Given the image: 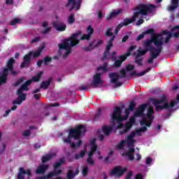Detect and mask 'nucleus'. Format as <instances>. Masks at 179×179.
I'll use <instances>...</instances> for the list:
<instances>
[{"label":"nucleus","instance_id":"obj_1","mask_svg":"<svg viewBox=\"0 0 179 179\" xmlns=\"http://www.w3.org/2000/svg\"><path fill=\"white\" fill-rule=\"evenodd\" d=\"M145 47L144 50H138L136 58H141L142 55H145L146 52L150 51V58L147 60L148 64H153V61L156 59L163 51V45H164V38L162 37V34H156L155 36L151 35L150 39H146L143 44Z\"/></svg>","mask_w":179,"mask_h":179},{"label":"nucleus","instance_id":"obj_2","mask_svg":"<svg viewBox=\"0 0 179 179\" xmlns=\"http://www.w3.org/2000/svg\"><path fill=\"white\" fill-rule=\"evenodd\" d=\"M155 8H156V6L153 4H141L139 6L134 8V10L137 11L134 13L131 18H126L124 19V22H122L121 23L123 24V26H128V24L134 23V22H135L141 15L145 16L148 13H152Z\"/></svg>","mask_w":179,"mask_h":179},{"label":"nucleus","instance_id":"obj_3","mask_svg":"<svg viewBox=\"0 0 179 179\" xmlns=\"http://www.w3.org/2000/svg\"><path fill=\"white\" fill-rule=\"evenodd\" d=\"M79 36H82V31H78L71 35V37L64 39L62 43H59L58 47L59 50H66V52L63 55V58H66L71 54L72 49L71 47H75L79 44Z\"/></svg>","mask_w":179,"mask_h":179},{"label":"nucleus","instance_id":"obj_4","mask_svg":"<svg viewBox=\"0 0 179 179\" xmlns=\"http://www.w3.org/2000/svg\"><path fill=\"white\" fill-rule=\"evenodd\" d=\"M84 132H86V127L83 125H78L72 128L69 130L68 138H64V142L65 143H69L72 149H76V144L72 142L71 139L73 138L75 141L80 139V136H82V134H84Z\"/></svg>","mask_w":179,"mask_h":179},{"label":"nucleus","instance_id":"obj_5","mask_svg":"<svg viewBox=\"0 0 179 179\" xmlns=\"http://www.w3.org/2000/svg\"><path fill=\"white\" fill-rule=\"evenodd\" d=\"M130 111L131 109L126 108L124 110L125 116H122L121 115V114H122V109H121L120 106H115L113 108V111L112 114L110 115V116L113 122H117L118 124L117 128H122V122L128 120Z\"/></svg>","mask_w":179,"mask_h":179},{"label":"nucleus","instance_id":"obj_6","mask_svg":"<svg viewBox=\"0 0 179 179\" xmlns=\"http://www.w3.org/2000/svg\"><path fill=\"white\" fill-rule=\"evenodd\" d=\"M146 131H148V128L145 127H142L138 129H136L135 131H131L130 134L127 136V146L129 147V151H127V153H131L133 155L135 153V148H134L135 140L134 138H135L136 135L142 136V134H141V132H146Z\"/></svg>","mask_w":179,"mask_h":179},{"label":"nucleus","instance_id":"obj_7","mask_svg":"<svg viewBox=\"0 0 179 179\" xmlns=\"http://www.w3.org/2000/svg\"><path fill=\"white\" fill-rule=\"evenodd\" d=\"M44 46H41L38 50L34 52H29L28 54L25 55L23 57V61L20 64V68H29L31 64V56L34 55V58L38 57L41 55V52L43 50Z\"/></svg>","mask_w":179,"mask_h":179},{"label":"nucleus","instance_id":"obj_8","mask_svg":"<svg viewBox=\"0 0 179 179\" xmlns=\"http://www.w3.org/2000/svg\"><path fill=\"white\" fill-rule=\"evenodd\" d=\"M150 101H152L153 106H155L156 111H160L161 110H164V108H170L166 94H163L159 99L153 97L150 98Z\"/></svg>","mask_w":179,"mask_h":179},{"label":"nucleus","instance_id":"obj_9","mask_svg":"<svg viewBox=\"0 0 179 179\" xmlns=\"http://www.w3.org/2000/svg\"><path fill=\"white\" fill-rule=\"evenodd\" d=\"M113 31V28H108L106 32L105 36L106 37H111L107 42L106 50L103 52V58L104 59H108V55H110V50H111V47H113V43L114 40H115V35H114Z\"/></svg>","mask_w":179,"mask_h":179},{"label":"nucleus","instance_id":"obj_10","mask_svg":"<svg viewBox=\"0 0 179 179\" xmlns=\"http://www.w3.org/2000/svg\"><path fill=\"white\" fill-rule=\"evenodd\" d=\"M127 167L122 168L121 166H115L114 169L109 172L110 176H115V177H121L124 176V173L127 171Z\"/></svg>","mask_w":179,"mask_h":179},{"label":"nucleus","instance_id":"obj_11","mask_svg":"<svg viewBox=\"0 0 179 179\" xmlns=\"http://www.w3.org/2000/svg\"><path fill=\"white\" fill-rule=\"evenodd\" d=\"M82 3V0H78L76 1V0H68L67 3L66 4V8H69V6L71 7L70 8L69 10L70 12H72L73 9L76 8V10H79L80 9V5Z\"/></svg>","mask_w":179,"mask_h":179},{"label":"nucleus","instance_id":"obj_12","mask_svg":"<svg viewBox=\"0 0 179 179\" xmlns=\"http://www.w3.org/2000/svg\"><path fill=\"white\" fill-rule=\"evenodd\" d=\"M28 176V179H30V177H31L33 176V174H31V170L30 169H24V168L23 167H20L19 168V171L17 175V179H24L25 177L24 176Z\"/></svg>","mask_w":179,"mask_h":179},{"label":"nucleus","instance_id":"obj_13","mask_svg":"<svg viewBox=\"0 0 179 179\" xmlns=\"http://www.w3.org/2000/svg\"><path fill=\"white\" fill-rule=\"evenodd\" d=\"M103 83V81L101 80V74L100 73H96L94 76V80H92V83L90 84V86L92 87L96 88L97 87L98 85H100Z\"/></svg>","mask_w":179,"mask_h":179},{"label":"nucleus","instance_id":"obj_14","mask_svg":"<svg viewBox=\"0 0 179 179\" xmlns=\"http://www.w3.org/2000/svg\"><path fill=\"white\" fill-rule=\"evenodd\" d=\"M87 32L88 34H83L82 35L81 38L80 39H78V41H83V40H87V41H89V40H90L91 37H92V34H93L94 33V29H93V27H92V26H89L87 28Z\"/></svg>","mask_w":179,"mask_h":179},{"label":"nucleus","instance_id":"obj_15","mask_svg":"<svg viewBox=\"0 0 179 179\" xmlns=\"http://www.w3.org/2000/svg\"><path fill=\"white\" fill-rule=\"evenodd\" d=\"M52 26L57 31H65L66 30V25L62 22L55 21L52 22Z\"/></svg>","mask_w":179,"mask_h":179},{"label":"nucleus","instance_id":"obj_16","mask_svg":"<svg viewBox=\"0 0 179 179\" xmlns=\"http://www.w3.org/2000/svg\"><path fill=\"white\" fill-rule=\"evenodd\" d=\"M95 41H92L90 43L88 46H84L83 50L84 51H92L94 48H97L99 45H101L103 44V41L102 40H99L96 44H94Z\"/></svg>","mask_w":179,"mask_h":179},{"label":"nucleus","instance_id":"obj_17","mask_svg":"<svg viewBox=\"0 0 179 179\" xmlns=\"http://www.w3.org/2000/svg\"><path fill=\"white\" fill-rule=\"evenodd\" d=\"M156 31L155 29H148L145 31L143 32L142 34H139L136 38V41H139L140 40H142V38H145V36L146 34H152V36H156Z\"/></svg>","mask_w":179,"mask_h":179},{"label":"nucleus","instance_id":"obj_18","mask_svg":"<svg viewBox=\"0 0 179 179\" xmlns=\"http://www.w3.org/2000/svg\"><path fill=\"white\" fill-rule=\"evenodd\" d=\"M146 107H148L146 103L140 105L136 112H134V117H142L145 110H146Z\"/></svg>","mask_w":179,"mask_h":179},{"label":"nucleus","instance_id":"obj_19","mask_svg":"<svg viewBox=\"0 0 179 179\" xmlns=\"http://www.w3.org/2000/svg\"><path fill=\"white\" fill-rule=\"evenodd\" d=\"M50 165L48 164H40L36 170V174H44L46 170H48Z\"/></svg>","mask_w":179,"mask_h":179},{"label":"nucleus","instance_id":"obj_20","mask_svg":"<svg viewBox=\"0 0 179 179\" xmlns=\"http://www.w3.org/2000/svg\"><path fill=\"white\" fill-rule=\"evenodd\" d=\"M121 12H122V8L117 10H113L110 14H108L106 16L107 20H111V19L116 17V16H118V15H120V13H121Z\"/></svg>","mask_w":179,"mask_h":179},{"label":"nucleus","instance_id":"obj_21","mask_svg":"<svg viewBox=\"0 0 179 179\" xmlns=\"http://www.w3.org/2000/svg\"><path fill=\"white\" fill-rule=\"evenodd\" d=\"M57 154L55 152L46 154L45 156H43L41 158L42 163H47V162H50L52 159V157H55Z\"/></svg>","mask_w":179,"mask_h":179},{"label":"nucleus","instance_id":"obj_22","mask_svg":"<svg viewBox=\"0 0 179 179\" xmlns=\"http://www.w3.org/2000/svg\"><path fill=\"white\" fill-rule=\"evenodd\" d=\"M113 129H114V127L111 125H103L102 127V132L106 135V136H108L113 131Z\"/></svg>","mask_w":179,"mask_h":179},{"label":"nucleus","instance_id":"obj_23","mask_svg":"<svg viewBox=\"0 0 179 179\" xmlns=\"http://www.w3.org/2000/svg\"><path fill=\"white\" fill-rule=\"evenodd\" d=\"M51 82H52V78H50L48 80L42 81L40 85V89H44L45 90H47V89L50 87Z\"/></svg>","mask_w":179,"mask_h":179},{"label":"nucleus","instance_id":"obj_24","mask_svg":"<svg viewBox=\"0 0 179 179\" xmlns=\"http://www.w3.org/2000/svg\"><path fill=\"white\" fill-rule=\"evenodd\" d=\"M19 96L13 101V104L20 105L26 100V94H20Z\"/></svg>","mask_w":179,"mask_h":179},{"label":"nucleus","instance_id":"obj_25","mask_svg":"<svg viewBox=\"0 0 179 179\" xmlns=\"http://www.w3.org/2000/svg\"><path fill=\"white\" fill-rule=\"evenodd\" d=\"M126 59H127V56H125V55H120L119 57V59L114 60V62H114V65H115V68H120V66H121V65H122V63Z\"/></svg>","mask_w":179,"mask_h":179},{"label":"nucleus","instance_id":"obj_26","mask_svg":"<svg viewBox=\"0 0 179 179\" xmlns=\"http://www.w3.org/2000/svg\"><path fill=\"white\" fill-rule=\"evenodd\" d=\"M109 78L111 83H117V82H118V79H120V73L117 72L110 73Z\"/></svg>","mask_w":179,"mask_h":179},{"label":"nucleus","instance_id":"obj_27","mask_svg":"<svg viewBox=\"0 0 179 179\" xmlns=\"http://www.w3.org/2000/svg\"><path fill=\"white\" fill-rule=\"evenodd\" d=\"M59 174H62V170L54 168V170L49 172L48 173V179L52 178V177H55L57 176H59Z\"/></svg>","mask_w":179,"mask_h":179},{"label":"nucleus","instance_id":"obj_28","mask_svg":"<svg viewBox=\"0 0 179 179\" xmlns=\"http://www.w3.org/2000/svg\"><path fill=\"white\" fill-rule=\"evenodd\" d=\"M178 0H171V3L172 6H169L167 9L169 12H173V10H176L178 8Z\"/></svg>","mask_w":179,"mask_h":179},{"label":"nucleus","instance_id":"obj_29","mask_svg":"<svg viewBox=\"0 0 179 179\" xmlns=\"http://www.w3.org/2000/svg\"><path fill=\"white\" fill-rule=\"evenodd\" d=\"M152 68L148 67L147 69L144 70L143 71H141V73H138L136 71H132L130 73L131 76H138V78H140V76H143L144 75H146L149 71H151Z\"/></svg>","mask_w":179,"mask_h":179},{"label":"nucleus","instance_id":"obj_30","mask_svg":"<svg viewBox=\"0 0 179 179\" xmlns=\"http://www.w3.org/2000/svg\"><path fill=\"white\" fill-rule=\"evenodd\" d=\"M42 27H45L46 29H42L41 34L45 36V34H48L50 31H51V27H48V22H43L42 24Z\"/></svg>","mask_w":179,"mask_h":179},{"label":"nucleus","instance_id":"obj_31","mask_svg":"<svg viewBox=\"0 0 179 179\" xmlns=\"http://www.w3.org/2000/svg\"><path fill=\"white\" fill-rule=\"evenodd\" d=\"M65 162H66L65 157H63L59 159V162H56L53 164V167L54 169H59V167H61L62 164H65Z\"/></svg>","mask_w":179,"mask_h":179},{"label":"nucleus","instance_id":"obj_32","mask_svg":"<svg viewBox=\"0 0 179 179\" xmlns=\"http://www.w3.org/2000/svg\"><path fill=\"white\" fill-rule=\"evenodd\" d=\"M41 76H43V71H38L35 76L31 78L32 82H40Z\"/></svg>","mask_w":179,"mask_h":179},{"label":"nucleus","instance_id":"obj_33","mask_svg":"<svg viewBox=\"0 0 179 179\" xmlns=\"http://www.w3.org/2000/svg\"><path fill=\"white\" fill-rule=\"evenodd\" d=\"M85 156H86V152L83 150H82L80 153H76L74 155V159L76 160H79V159H83V157H84Z\"/></svg>","mask_w":179,"mask_h":179},{"label":"nucleus","instance_id":"obj_34","mask_svg":"<svg viewBox=\"0 0 179 179\" xmlns=\"http://www.w3.org/2000/svg\"><path fill=\"white\" fill-rule=\"evenodd\" d=\"M23 90H29V87L24 83L21 85V87L17 90V94H23Z\"/></svg>","mask_w":179,"mask_h":179},{"label":"nucleus","instance_id":"obj_35","mask_svg":"<svg viewBox=\"0 0 179 179\" xmlns=\"http://www.w3.org/2000/svg\"><path fill=\"white\" fill-rule=\"evenodd\" d=\"M122 155L128 157L130 162H133V160L135 159V156H134V154H131L130 152H123Z\"/></svg>","mask_w":179,"mask_h":179},{"label":"nucleus","instance_id":"obj_36","mask_svg":"<svg viewBox=\"0 0 179 179\" xmlns=\"http://www.w3.org/2000/svg\"><path fill=\"white\" fill-rule=\"evenodd\" d=\"M127 143V138L125 140H122L120 143H119L117 145V149H120V150H122L124 148H125V144Z\"/></svg>","mask_w":179,"mask_h":179},{"label":"nucleus","instance_id":"obj_37","mask_svg":"<svg viewBox=\"0 0 179 179\" xmlns=\"http://www.w3.org/2000/svg\"><path fill=\"white\" fill-rule=\"evenodd\" d=\"M98 148V145H91L90 150L88 152V155H90V156H93V155H94V153L97 150Z\"/></svg>","mask_w":179,"mask_h":179},{"label":"nucleus","instance_id":"obj_38","mask_svg":"<svg viewBox=\"0 0 179 179\" xmlns=\"http://www.w3.org/2000/svg\"><path fill=\"white\" fill-rule=\"evenodd\" d=\"M101 115V108L97 110L95 116L93 117L92 121H99L100 116Z\"/></svg>","mask_w":179,"mask_h":179},{"label":"nucleus","instance_id":"obj_39","mask_svg":"<svg viewBox=\"0 0 179 179\" xmlns=\"http://www.w3.org/2000/svg\"><path fill=\"white\" fill-rule=\"evenodd\" d=\"M43 65L47 66V65H48V64H50V62L52 61V58L50 56H45L43 58Z\"/></svg>","mask_w":179,"mask_h":179},{"label":"nucleus","instance_id":"obj_40","mask_svg":"<svg viewBox=\"0 0 179 179\" xmlns=\"http://www.w3.org/2000/svg\"><path fill=\"white\" fill-rule=\"evenodd\" d=\"M69 24H73L75 23V13H71L68 18Z\"/></svg>","mask_w":179,"mask_h":179},{"label":"nucleus","instance_id":"obj_41","mask_svg":"<svg viewBox=\"0 0 179 179\" xmlns=\"http://www.w3.org/2000/svg\"><path fill=\"white\" fill-rule=\"evenodd\" d=\"M136 49V45L130 46L128 49V52H127V55H125V57H127V58L128 57H129V55H131V52H132V51H134Z\"/></svg>","mask_w":179,"mask_h":179},{"label":"nucleus","instance_id":"obj_42","mask_svg":"<svg viewBox=\"0 0 179 179\" xmlns=\"http://www.w3.org/2000/svg\"><path fill=\"white\" fill-rule=\"evenodd\" d=\"M135 107H136V103H135V101H131L129 106L130 111H134V110H135Z\"/></svg>","mask_w":179,"mask_h":179},{"label":"nucleus","instance_id":"obj_43","mask_svg":"<svg viewBox=\"0 0 179 179\" xmlns=\"http://www.w3.org/2000/svg\"><path fill=\"white\" fill-rule=\"evenodd\" d=\"M120 78H127V69H120Z\"/></svg>","mask_w":179,"mask_h":179},{"label":"nucleus","instance_id":"obj_44","mask_svg":"<svg viewBox=\"0 0 179 179\" xmlns=\"http://www.w3.org/2000/svg\"><path fill=\"white\" fill-rule=\"evenodd\" d=\"M135 64H137L138 66H142L143 65V58H136L135 59Z\"/></svg>","mask_w":179,"mask_h":179},{"label":"nucleus","instance_id":"obj_45","mask_svg":"<svg viewBox=\"0 0 179 179\" xmlns=\"http://www.w3.org/2000/svg\"><path fill=\"white\" fill-rule=\"evenodd\" d=\"M22 22V20H20V18H14L13 21H11L10 22V24L11 26H15V24H17L19 23H20Z\"/></svg>","mask_w":179,"mask_h":179},{"label":"nucleus","instance_id":"obj_46","mask_svg":"<svg viewBox=\"0 0 179 179\" xmlns=\"http://www.w3.org/2000/svg\"><path fill=\"white\" fill-rule=\"evenodd\" d=\"M92 157L93 155H90V154H88V158L87 159V162L88 163V164H94V160L92 159Z\"/></svg>","mask_w":179,"mask_h":179},{"label":"nucleus","instance_id":"obj_47","mask_svg":"<svg viewBox=\"0 0 179 179\" xmlns=\"http://www.w3.org/2000/svg\"><path fill=\"white\" fill-rule=\"evenodd\" d=\"M24 80V78L21 77L14 84L13 86H15V87L19 86V85H20V83H22V82Z\"/></svg>","mask_w":179,"mask_h":179},{"label":"nucleus","instance_id":"obj_48","mask_svg":"<svg viewBox=\"0 0 179 179\" xmlns=\"http://www.w3.org/2000/svg\"><path fill=\"white\" fill-rule=\"evenodd\" d=\"M122 27H124V25L120 22V24H119L115 29V34H118V32L120 30H121V29H122Z\"/></svg>","mask_w":179,"mask_h":179},{"label":"nucleus","instance_id":"obj_49","mask_svg":"<svg viewBox=\"0 0 179 179\" xmlns=\"http://www.w3.org/2000/svg\"><path fill=\"white\" fill-rule=\"evenodd\" d=\"M111 59L113 61H116L117 59V52H113L110 54Z\"/></svg>","mask_w":179,"mask_h":179},{"label":"nucleus","instance_id":"obj_50","mask_svg":"<svg viewBox=\"0 0 179 179\" xmlns=\"http://www.w3.org/2000/svg\"><path fill=\"white\" fill-rule=\"evenodd\" d=\"M87 173H89V168L87 166H85L83 169V175L87 176Z\"/></svg>","mask_w":179,"mask_h":179},{"label":"nucleus","instance_id":"obj_51","mask_svg":"<svg viewBox=\"0 0 179 179\" xmlns=\"http://www.w3.org/2000/svg\"><path fill=\"white\" fill-rule=\"evenodd\" d=\"M135 68V66L134 65H131V64H128L126 66V71H127L128 72H129V71H132L134 70Z\"/></svg>","mask_w":179,"mask_h":179},{"label":"nucleus","instance_id":"obj_52","mask_svg":"<svg viewBox=\"0 0 179 179\" xmlns=\"http://www.w3.org/2000/svg\"><path fill=\"white\" fill-rule=\"evenodd\" d=\"M30 134H31V131H30L29 129L25 130V131H24L22 132L23 136H26V137L30 136Z\"/></svg>","mask_w":179,"mask_h":179},{"label":"nucleus","instance_id":"obj_53","mask_svg":"<svg viewBox=\"0 0 179 179\" xmlns=\"http://www.w3.org/2000/svg\"><path fill=\"white\" fill-rule=\"evenodd\" d=\"M143 23H145V20L143 19H139L137 22H136V26H141V24H143Z\"/></svg>","mask_w":179,"mask_h":179},{"label":"nucleus","instance_id":"obj_54","mask_svg":"<svg viewBox=\"0 0 179 179\" xmlns=\"http://www.w3.org/2000/svg\"><path fill=\"white\" fill-rule=\"evenodd\" d=\"M147 114H150V115H153L155 114V110L153 109L152 107H150L148 110V113Z\"/></svg>","mask_w":179,"mask_h":179},{"label":"nucleus","instance_id":"obj_55","mask_svg":"<svg viewBox=\"0 0 179 179\" xmlns=\"http://www.w3.org/2000/svg\"><path fill=\"white\" fill-rule=\"evenodd\" d=\"M78 90H80V92L83 91V90H89V87L88 86H82L78 88Z\"/></svg>","mask_w":179,"mask_h":179},{"label":"nucleus","instance_id":"obj_56","mask_svg":"<svg viewBox=\"0 0 179 179\" xmlns=\"http://www.w3.org/2000/svg\"><path fill=\"white\" fill-rule=\"evenodd\" d=\"M132 174H133L132 171H129L127 175L126 176V179H131L132 177Z\"/></svg>","mask_w":179,"mask_h":179},{"label":"nucleus","instance_id":"obj_57","mask_svg":"<svg viewBox=\"0 0 179 179\" xmlns=\"http://www.w3.org/2000/svg\"><path fill=\"white\" fill-rule=\"evenodd\" d=\"M135 179H143V175H142V173H137Z\"/></svg>","mask_w":179,"mask_h":179},{"label":"nucleus","instance_id":"obj_58","mask_svg":"<svg viewBox=\"0 0 179 179\" xmlns=\"http://www.w3.org/2000/svg\"><path fill=\"white\" fill-rule=\"evenodd\" d=\"M100 69H102V71H108L107 66H102L98 67V71H100Z\"/></svg>","mask_w":179,"mask_h":179},{"label":"nucleus","instance_id":"obj_59","mask_svg":"<svg viewBox=\"0 0 179 179\" xmlns=\"http://www.w3.org/2000/svg\"><path fill=\"white\" fill-rule=\"evenodd\" d=\"M152 162H153V159L150 157H148L146 159L145 163H146V164H150L152 163Z\"/></svg>","mask_w":179,"mask_h":179},{"label":"nucleus","instance_id":"obj_60","mask_svg":"<svg viewBox=\"0 0 179 179\" xmlns=\"http://www.w3.org/2000/svg\"><path fill=\"white\" fill-rule=\"evenodd\" d=\"M147 118L151 121H153V120H155V116L153 115L147 114Z\"/></svg>","mask_w":179,"mask_h":179},{"label":"nucleus","instance_id":"obj_61","mask_svg":"<svg viewBox=\"0 0 179 179\" xmlns=\"http://www.w3.org/2000/svg\"><path fill=\"white\" fill-rule=\"evenodd\" d=\"M129 38V36L126 35L122 39V43H125Z\"/></svg>","mask_w":179,"mask_h":179},{"label":"nucleus","instance_id":"obj_62","mask_svg":"<svg viewBox=\"0 0 179 179\" xmlns=\"http://www.w3.org/2000/svg\"><path fill=\"white\" fill-rule=\"evenodd\" d=\"M96 138H92L90 141V145L91 146H93V145H97V144H96Z\"/></svg>","mask_w":179,"mask_h":179},{"label":"nucleus","instance_id":"obj_63","mask_svg":"<svg viewBox=\"0 0 179 179\" xmlns=\"http://www.w3.org/2000/svg\"><path fill=\"white\" fill-rule=\"evenodd\" d=\"M34 99H36V100H38V99H40V97H41V94H34Z\"/></svg>","mask_w":179,"mask_h":179},{"label":"nucleus","instance_id":"obj_64","mask_svg":"<svg viewBox=\"0 0 179 179\" xmlns=\"http://www.w3.org/2000/svg\"><path fill=\"white\" fill-rule=\"evenodd\" d=\"M43 61L40 59L37 62V66H38V68H41V65H43Z\"/></svg>","mask_w":179,"mask_h":179}]
</instances>
